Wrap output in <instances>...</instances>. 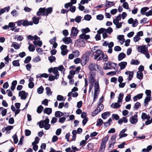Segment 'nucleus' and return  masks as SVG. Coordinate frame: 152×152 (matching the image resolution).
I'll return each instance as SVG.
<instances>
[{
    "mask_svg": "<svg viewBox=\"0 0 152 152\" xmlns=\"http://www.w3.org/2000/svg\"><path fill=\"white\" fill-rule=\"evenodd\" d=\"M53 10V8L52 7H49L47 8L45 7H40L37 12V15L39 16L42 15L47 16L49 14H51Z\"/></svg>",
    "mask_w": 152,
    "mask_h": 152,
    "instance_id": "f257e3e1",
    "label": "nucleus"
},
{
    "mask_svg": "<svg viewBox=\"0 0 152 152\" xmlns=\"http://www.w3.org/2000/svg\"><path fill=\"white\" fill-rule=\"evenodd\" d=\"M91 54V52L87 51L83 55L81 58L82 61L81 64L82 66H85L88 62Z\"/></svg>",
    "mask_w": 152,
    "mask_h": 152,
    "instance_id": "f03ea898",
    "label": "nucleus"
},
{
    "mask_svg": "<svg viewBox=\"0 0 152 152\" xmlns=\"http://www.w3.org/2000/svg\"><path fill=\"white\" fill-rule=\"evenodd\" d=\"M117 136V134L115 133L113 134L111 137L110 140L109 141L108 143L109 146V148H113L114 147V145L116 142V138Z\"/></svg>",
    "mask_w": 152,
    "mask_h": 152,
    "instance_id": "7ed1b4c3",
    "label": "nucleus"
},
{
    "mask_svg": "<svg viewBox=\"0 0 152 152\" xmlns=\"http://www.w3.org/2000/svg\"><path fill=\"white\" fill-rule=\"evenodd\" d=\"M48 116L46 117V118L44 120H41L40 121L38 122L37 124H39V127L41 128H43L44 126V124H47L49 122V119L48 118Z\"/></svg>",
    "mask_w": 152,
    "mask_h": 152,
    "instance_id": "20e7f679",
    "label": "nucleus"
},
{
    "mask_svg": "<svg viewBox=\"0 0 152 152\" xmlns=\"http://www.w3.org/2000/svg\"><path fill=\"white\" fill-rule=\"evenodd\" d=\"M137 50L139 52H141L142 54H145V52H148L147 48H146L145 45L139 46L137 48Z\"/></svg>",
    "mask_w": 152,
    "mask_h": 152,
    "instance_id": "39448f33",
    "label": "nucleus"
},
{
    "mask_svg": "<svg viewBox=\"0 0 152 152\" xmlns=\"http://www.w3.org/2000/svg\"><path fill=\"white\" fill-rule=\"evenodd\" d=\"M28 95L27 93H26L24 91H20L18 95L20 97L21 99L25 100L27 98V96Z\"/></svg>",
    "mask_w": 152,
    "mask_h": 152,
    "instance_id": "423d86ee",
    "label": "nucleus"
},
{
    "mask_svg": "<svg viewBox=\"0 0 152 152\" xmlns=\"http://www.w3.org/2000/svg\"><path fill=\"white\" fill-rule=\"evenodd\" d=\"M78 32L79 30L77 28L73 27L71 30V34H70L71 37H72L71 36L72 35L73 36L76 37L78 34Z\"/></svg>",
    "mask_w": 152,
    "mask_h": 152,
    "instance_id": "0eeeda50",
    "label": "nucleus"
},
{
    "mask_svg": "<svg viewBox=\"0 0 152 152\" xmlns=\"http://www.w3.org/2000/svg\"><path fill=\"white\" fill-rule=\"evenodd\" d=\"M106 66H104L103 69L104 70H107L110 69L111 68L108 67V66H110V67H113L114 66L116 65V64L112 62L111 61H109L106 64Z\"/></svg>",
    "mask_w": 152,
    "mask_h": 152,
    "instance_id": "6e6552de",
    "label": "nucleus"
},
{
    "mask_svg": "<svg viewBox=\"0 0 152 152\" xmlns=\"http://www.w3.org/2000/svg\"><path fill=\"white\" fill-rule=\"evenodd\" d=\"M115 3H113V1H110L106 0V3L105 6L106 7V8L105 9V11L109 7H110L112 6H114L115 4Z\"/></svg>",
    "mask_w": 152,
    "mask_h": 152,
    "instance_id": "1a4fd4ad",
    "label": "nucleus"
},
{
    "mask_svg": "<svg viewBox=\"0 0 152 152\" xmlns=\"http://www.w3.org/2000/svg\"><path fill=\"white\" fill-rule=\"evenodd\" d=\"M95 84V85L94 86V93L99 94L100 92V88L98 82H96Z\"/></svg>",
    "mask_w": 152,
    "mask_h": 152,
    "instance_id": "9d476101",
    "label": "nucleus"
},
{
    "mask_svg": "<svg viewBox=\"0 0 152 152\" xmlns=\"http://www.w3.org/2000/svg\"><path fill=\"white\" fill-rule=\"evenodd\" d=\"M79 38L81 39H84L87 41V40L90 38V36L89 35H86L85 34L82 33L79 36Z\"/></svg>",
    "mask_w": 152,
    "mask_h": 152,
    "instance_id": "9b49d317",
    "label": "nucleus"
},
{
    "mask_svg": "<svg viewBox=\"0 0 152 152\" xmlns=\"http://www.w3.org/2000/svg\"><path fill=\"white\" fill-rule=\"evenodd\" d=\"M78 42L77 44L81 47H84L85 45V41L83 39L80 38L77 40Z\"/></svg>",
    "mask_w": 152,
    "mask_h": 152,
    "instance_id": "f8f14e48",
    "label": "nucleus"
},
{
    "mask_svg": "<svg viewBox=\"0 0 152 152\" xmlns=\"http://www.w3.org/2000/svg\"><path fill=\"white\" fill-rule=\"evenodd\" d=\"M23 26H27L29 25H33V22L32 21L29 22L28 20H27L23 19Z\"/></svg>",
    "mask_w": 152,
    "mask_h": 152,
    "instance_id": "ddd939ff",
    "label": "nucleus"
},
{
    "mask_svg": "<svg viewBox=\"0 0 152 152\" xmlns=\"http://www.w3.org/2000/svg\"><path fill=\"white\" fill-rule=\"evenodd\" d=\"M56 77V79H58L59 76V73L58 71L57 67H54L53 68V72Z\"/></svg>",
    "mask_w": 152,
    "mask_h": 152,
    "instance_id": "4468645a",
    "label": "nucleus"
},
{
    "mask_svg": "<svg viewBox=\"0 0 152 152\" xmlns=\"http://www.w3.org/2000/svg\"><path fill=\"white\" fill-rule=\"evenodd\" d=\"M52 112V109L51 108L46 107L43 110V113L44 114H47L48 115H50Z\"/></svg>",
    "mask_w": 152,
    "mask_h": 152,
    "instance_id": "2eb2a0df",
    "label": "nucleus"
},
{
    "mask_svg": "<svg viewBox=\"0 0 152 152\" xmlns=\"http://www.w3.org/2000/svg\"><path fill=\"white\" fill-rule=\"evenodd\" d=\"M96 65H97L96 64L91 63L89 65L88 69L91 71H95L96 70L95 67Z\"/></svg>",
    "mask_w": 152,
    "mask_h": 152,
    "instance_id": "dca6fc26",
    "label": "nucleus"
},
{
    "mask_svg": "<svg viewBox=\"0 0 152 152\" xmlns=\"http://www.w3.org/2000/svg\"><path fill=\"white\" fill-rule=\"evenodd\" d=\"M127 65V62L125 61H122L118 64V66L120 67L121 70L125 68Z\"/></svg>",
    "mask_w": 152,
    "mask_h": 152,
    "instance_id": "f3484780",
    "label": "nucleus"
},
{
    "mask_svg": "<svg viewBox=\"0 0 152 152\" xmlns=\"http://www.w3.org/2000/svg\"><path fill=\"white\" fill-rule=\"evenodd\" d=\"M62 40L65 44H68L71 42V38L70 37H65L62 39Z\"/></svg>",
    "mask_w": 152,
    "mask_h": 152,
    "instance_id": "a211bd4d",
    "label": "nucleus"
},
{
    "mask_svg": "<svg viewBox=\"0 0 152 152\" xmlns=\"http://www.w3.org/2000/svg\"><path fill=\"white\" fill-rule=\"evenodd\" d=\"M151 99V97H146L144 100V104L145 107H147L148 104L149 102L150 101Z\"/></svg>",
    "mask_w": 152,
    "mask_h": 152,
    "instance_id": "6ab92c4d",
    "label": "nucleus"
},
{
    "mask_svg": "<svg viewBox=\"0 0 152 152\" xmlns=\"http://www.w3.org/2000/svg\"><path fill=\"white\" fill-rule=\"evenodd\" d=\"M126 56V54L124 53H120L118 55V60L119 61L122 60L123 58H124Z\"/></svg>",
    "mask_w": 152,
    "mask_h": 152,
    "instance_id": "aec40b11",
    "label": "nucleus"
},
{
    "mask_svg": "<svg viewBox=\"0 0 152 152\" xmlns=\"http://www.w3.org/2000/svg\"><path fill=\"white\" fill-rule=\"evenodd\" d=\"M10 9V7L8 6L7 7H5L1 10H0V15L4 13L6 11L7 12L9 11Z\"/></svg>",
    "mask_w": 152,
    "mask_h": 152,
    "instance_id": "412c9836",
    "label": "nucleus"
},
{
    "mask_svg": "<svg viewBox=\"0 0 152 152\" xmlns=\"http://www.w3.org/2000/svg\"><path fill=\"white\" fill-rule=\"evenodd\" d=\"M110 115V113L109 112H106L102 114V118L104 119H106L107 117L109 116Z\"/></svg>",
    "mask_w": 152,
    "mask_h": 152,
    "instance_id": "4be33fe9",
    "label": "nucleus"
},
{
    "mask_svg": "<svg viewBox=\"0 0 152 152\" xmlns=\"http://www.w3.org/2000/svg\"><path fill=\"white\" fill-rule=\"evenodd\" d=\"M143 74L141 72L138 71L137 73V77L140 80H142L143 78Z\"/></svg>",
    "mask_w": 152,
    "mask_h": 152,
    "instance_id": "5701e85b",
    "label": "nucleus"
},
{
    "mask_svg": "<svg viewBox=\"0 0 152 152\" xmlns=\"http://www.w3.org/2000/svg\"><path fill=\"white\" fill-rule=\"evenodd\" d=\"M20 44H18V43L16 42H13L11 46H13L15 49H18L20 48Z\"/></svg>",
    "mask_w": 152,
    "mask_h": 152,
    "instance_id": "b1692460",
    "label": "nucleus"
},
{
    "mask_svg": "<svg viewBox=\"0 0 152 152\" xmlns=\"http://www.w3.org/2000/svg\"><path fill=\"white\" fill-rule=\"evenodd\" d=\"M64 113L60 111H57L55 112V116L56 117H60L64 115Z\"/></svg>",
    "mask_w": 152,
    "mask_h": 152,
    "instance_id": "393cba45",
    "label": "nucleus"
},
{
    "mask_svg": "<svg viewBox=\"0 0 152 152\" xmlns=\"http://www.w3.org/2000/svg\"><path fill=\"white\" fill-rule=\"evenodd\" d=\"M149 9V8L147 7H142L141 9L140 12L142 15H145L146 14L145 12Z\"/></svg>",
    "mask_w": 152,
    "mask_h": 152,
    "instance_id": "a878e982",
    "label": "nucleus"
},
{
    "mask_svg": "<svg viewBox=\"0 0 152 152\" xmlns=\"http://www.w3.org/2000/svg\"><path fill=\"white\" fill-rule=\"evenodd\" d=\"M129 121L130 123L133 124L136 123L138 121L137 119L135 118L133 116L130 118Z\"/></svg>",
    "mask_w": 152,
    "mask_h": 152,
    "instance_id": "bb28decb",
    "label": "nucleus"
},
{
    "mask_svg": "<svg viewBox=\"0 0 152 152\" xmlns=\"http://www.w3.org/2000/svg\"><path fill=\"white\" fill-rule=\"evenodd\" d=\"M33 23H34V24H37L38 23L39 18L38 17H37L36 16H34L32 18Z\"/></svg>",
    "mask_w": 152,
    "mask_h": 152,
    "instance_id": "cd10ccee",
    "label": "nucleus"
},
{
    "mask_svg": "<svg viewBox=\"0 0 152 152\" xmlns=\"http://www.w3.org/2000/svg\"><path fill=\"white\" fill-rule=\"evenodd\" d=\"M124 96V94L122 92L119 94L118 98V99L117 101L118 102H122Z\"/></svg>",
    "mask_w": 152,
    "mask_h": 152,
    "instance_id": "c85d7f7f",
    "label": "nucleus"
},
{
    "mask_svg": "<svg viewBox=\"0 0 152 152\" xmlns=\"http://www.w3.org/2000/svg\"><path fill=\"white\" fill-rule=\"evenodd\" d=\"M109 138V136H106L102 140L101 142V144H103L105 145L107 141H108Z\"/></svg>",
    "mask_w": 152,
    "mask_h": 152,
    "instance_id": "c756f323",
    "label": "nucleus"
},
{
    "mask_svg": "<svg viewBox=\"0 0 152 152\" xmlns=\"http://www.w3.org/2000/svg\"><path fill=\"white\" fill-rule=\"evenodd\" d=\"M103 120L101 118L98 119L97 121L96 126L99 127L103 123Z\"/></svg>",
    "mask_w": 152,
    "mask_h": 152,
    "instance_id": "7c9ffc66",
    "label": "nucleus"
},
{
    "mask_svg": "<svg viewBox=\"0 0 152 152\" xmlns=\"http://www.w3.org/2000/svg\"><path fill=\"white\" fill-rule=\"evenodd\" d=\"M140 62L137 60L132 59L131 61V64L132 65H138Z\"/></svg>",
    "mask_w": 152,
    "mask_h": 152,
    "instance_id": "2f4dec72",
    "label": "nucleus"
},
{
    "mask_svg": "<svg viewBox=\"0 0 152 152\" xmlns=\"http://www.w3.org/2000/svg\"><path fill=\"white\" fill-rule=\"evenodd\" d=\"M43 107L42 105L39 106L37 109V111L38 113L40 114L42 113L43 109Z\"/></svg>",
    "mask_w": 152,
    "mask_h": 152,
    "instance_id": "473e14b6",
    "label": "nucleus"
},
{
    "mask_svg": "<svg viewBox=\"0 0 152 152\" xmlns=\"http://www.w3.org/2000/svg\"><path fill=\"white\" fill-rule=\"evenodd\" d=\"M141 107V104L140 102H137L135 104L134 106L133 107L134 109L137 110L139 108Z\"/></svg>",
    "mask_w": 152,
    "mask_h": 152,
    "instance_id": "72a5a7b5",
    "label": "nucleus"
},
{
    "mask_svg": "<svg viewBox=\"0 0 152 152\" xmlns=\"http://www.w3.org/2000/svg\"><path fill=\"white\" fill-rule=\"evenodd\" d=\"M12 64L15 66H19L20 65L19 60L13 61H12Z\"/></svg>",
    "mask_w": 152,
    "mask_h": 152,
    "instance_id": "f704fd0d",
    "label": "nucleus"
},
{
    "mask_svg": "<svg viewBox=\"0 0 152 152\" xmlns=\"http://www.w3.org/2000/svg\"><path fill=\"white\" fill-rule=\"evenodd\" d=\"M28 49L30 51L33 52L35 50V48L34 45L32 44H29L28 47Z\"/></svg>",
    "mask_w": 152,
    "mask_h": 152,
    "instance_id": "c9c22d12",
    "label": "nucleus"
},
{
    "mask_svg": "<svg viewBox=\"0 0 152 152\" xmlns=\"http://www.w3.org/2000/svg\"><path fill=\"white\" fill-rule=\"evenodd\" d=\"M48 59L50 61V62L51 63H52L53 61H55L56 60V58L54 56L51 55V56L48 57Z\"/></svg>",
    "mask_w": 152,
    "mask_h": 152,
    "instance_id": "e433bc0d",
    "label": "nucleus"
},
{
    "mask_svg": "<svg viewBox=\"0 0 152 152\" xmlns=\"http://www.w3.org/2000/svg\"><path fill=\"white\" fill-rule=\"evenodd\" d=\"M45 89L46 91L47 95H52V92L51 91L50 88L49 87H46V88Z\"/></svg>",
    "mask_w": 152,
    "mask_h": 152,
    "instance_id": "4c0bfd02",
    "label": "nucleus"
},
{
    "mask_svg": "<svg viewBox=\"0 0 152 152\" xmlns=\"http://www.w3.org/2000/svg\"><path fill=\"white\" fill-rule=\"evenodd\" d=\"M33 44L35 45H37L39 47H41L42 45V42L41 41H40V40H38V42H33Z\"/></svg>",
    "mask_w": 152,
    "mask_h": 152,
    "instance_id": "58836bf2",
    "label": "nucleus"
},
{
    "mask_svg": "<svg viewBox=\"0 0 152 152\" xmlns=\"http://www.w3.org/2000/svg\"><path fill=\"white\" fill-rule=\"evenodd\" d=\"M112 120L111 118H110L106 122H104V128H106L107 127V125H106V124H107L108 126H109L110 124V122L112 121Z\"/></svg>",
    "mask_w": 152,
    "mask_h": 152,
    "instance_id": "ea45409f",
    "label": "nucleus"
},
{
    "mask_svg": "<svg viewBox=\"0 0 152 152\" xmlns=\"http://www.w3.org/2000/svg\"><path fill=\"white\" fill-rule=\"evenodd\" d=\"M105 145L101 143V145L99 149V151L102 152L104 151L105 149Z\"/></svg>",
    "mask_w": 152,
    "mask_h": 152,
    "instance_id": "a19ab883",
    "label": "nucleus"
},
{
    "mask_svg": "<svg viewBox=\"0 0 152 152\" xmlns=\"http://www.w3.org/2000/svg\"><path fill=\"white\" fill-rule=\"evenodd\" d=\"M44 91V88L42 86L38 88L37 89V93L39 94H42Z\"/></svg>",
    "mask_w": 152,
    "mask_h": 152,
    "instance_id": "79ce46f5",
    "label": "nucleus"
},
{
    "mask_svg": "<svg viewBox=\"0 0 152 152\" xmlns=\"http://www.w3.org/2000/svg\"><path fill=\"white\" fill-rule=\"evenodd\" d=\"M12 138L13 139L14 143L17 144L18 141V139L16 134L13 136Z\"/></svg>",
    "mask_w": 152,
    "mask_h": 152,
    "instance_id": "37998d69",
    "label": "nucleus"
},
{
    "mask_svg": "<svg viewBox=\"0 0 152 152\" xmlns=\"http://www.w3.org/2000/svg\"><path fill=\"white\" fill-rule=\"evenodd\" d=\"M93 148L94 145L93 144L91 143H88L87 146V149L88 150H91L93 149Z\"/></svg>",
    "mask_w": 152,
    "mask_h": 152,
    "instance_id": "c03bdc74",
    "label": "nucleus"
},
{
    "mask_svg": "<svg viewBox=\"0 0 152 152\" xmlns=\"http://www.w3.org/2000/svg\"><path fill=\"white\" fill-rule=\"evenodd\" d=\"M31 60V57L30 56H28L26 57L24 61L25 64H27Z\"/></svg>",
    "mask_w": 152,
    "mask_h": 152,
    "instance_id": "a18cd8bd",
    "label": "nucleus"
},
{
    "mask_svg": "<svg viewBox=\"0 0 152 152\" xmlns=\"http://www.w3.org/2000/svg\"><path fill=\"white\" fill-rule=\"evenodd\" d=\"M104 108V105L102 104H98V107L96 109L100 112Z\"/></svg>",
    "mask_w": 152,
    "mask_h": 152,
    "instance_id": "49530a36",
    "label": "nucleus"
},
{
    "mask_svg": "<svg viewBox=\"0 0 152 152\" xmlns=\"http://www.w3.org/2000/svg\"><path fill=\"white\" fill-rule=\"evenodd\" d=\"M145 93L147 96L146 97H151V91L150 90H146Z\"/></svg>",
    "mask_w": 152,
    "mask_h": 152,
    "instance_id": "de8ad7c7",
    "label": "nucleus"
},
{
    "mask_svg": "<svg viewBox=\"0 0 152 152\" xmlns=\"http://www.w3.org/2000/svg\"><path fill=\"white\" fill-rule=\"evenodd\" d=\"M100 112L98 110V109H96L92 113V116H94L98 114Z\"/></svg>",
    "mask_w": 152,
    "mask_h": 152,
    "instance_id": "09e8293b",
    "label": "nucleus"
},
{
    "mask_svg": "<svg viewBox=\"0 0 152 152\" xmlns=\"http://www.w3.org/2000/svg\"><path fill=\"white\" fill-rule=\"evenodd\" d=\"M36 144H35L34 142H33L32 143V145L33 146V148L35 151H36L38 148V146Z\"/></svg>",
    "mask_w": 152,
    "mask_h": 152,
    "instance_id": "8fccbe9b",
    "label": "nucleus"
},
{
    "mask_svg": "<svg viewBox=\"0 0 152 152\" xmlns=\"http://www.w3.org/2000/svg\"><path fill=\"white\" fill-rule=\"evenodd\" d=\"M56 37H54L53 38L49 40V42L52 45L56 42Z\"/></svg>",
    "mask_w": 152,
    "mask_h": 152,
    "instance_id": "3c124183",
    "label": "nucleus"
},
{
    "mask_svg": "<svg viewBox=\"0 0 152 152\" xmlns=\"http://www.w3.org/2000/svg\"><path fill=\"white\" fill-rule=\"evenodd\" d=\"M106 29L104 28H101L99 29L97 31V32L98 34H100L104 33V31L105 32Z\"/></svg>",
    "mask_w": 152,
    "mask_h": 152,
    "instance_id": "603ef678",
    "label": "nucleus"
},
{
    "mask_svg": "<svg viewBox=\"0 0 152 152\" xmlns=\"http://www.w3.org/2000/svg\"><path fill=\"white\" fill-rule=\"evenodd\" d=\"M91 18V16L89 15H86L84 17V19L85 20H90Z\"/></svg>",
    "mask_w": 152,
    "mask_h": 152,
    "instance_id": "864d4df0",
    "label": "nucleus"
},
{
    "mask_svg": "<svg viewBox=\"0 0 152 152\" xmlns=\"http://www.w3.org/2000/svg\"><path fill=\"white\" fill-rule=\"evenodd\" d=\"M82 18L80 16H77L75 19V22L79 23L81 21Z\"/></svg>",
    "mask_w": 152,
    "mask_h": 152,
    "instance_id": "5fc2aeb1",
    "label": "nucleus"
},
{
    "mask_svg": "<svg viewBox=\"0 0 152 152\" xmlns=\"http://www.w3.org/2000/svg\"><path fill=\"white\" fill-rule=\"evenodd\" d=\"M80 52L78 50H75L73 52V54L75 57H77L80 55Z\"/></svg>",
    "mask_w": 152,
    "mask_h": 152,
    "instance_id": "6e6d98bb",
    "label": "nucleus"
},
{
    "mask_svg": "<svg viewBox=\"0 0 152 152\" xmlns=\"http://www.w3.org/2000/svg\"><path fill=\"white\" fill-rule=\"evenodd\" d=\"M81 31L82 32L84 33L85 34L87 33L90 31V30L88 27H87L85 29H82Z\"/></svg>",
    "mask_w": 152,
    "mask_h": 152,
    "instance_id": "4d7b16f0",
    "label": "nucleus"
},
{
    "mask_svg": "<svg viewBox=\"0 0 152 152\" xmlns=\"http://www.w3.org/2000/svg\"><path fill=\"white\" fill-rule=\"evenodd\" d=\"M69 11H70L71 12L73 13L76 10V7L75 6H72L71 7L69 10Z\"/></svg>",
    "mask_w": 152,
    "mask_h": 152,
    "instance_id": "13d9d810",
    "label": "nucleus"
},
{
    "mask_svg": "<svg viewBox=\"0 0 152 152\" xmlns=\"http://www.w3.org/2000/svg\"><path fill=\"white\" fill-rule=\"evenodd\" d=\"M112 118L115 119L116 120H118L119 119V116L117 114H113L112 115Z\"/></svg>",
    "mask_w": 152,
    "mask_h": 152,
    "instance_id": "bf43d9fd",
    "label": "nucleus"
},
{
    "mask_svg": "<svg viewBox=\"0 0 152 152\" xmlns=\"http://www.w3.org/2000/svg\"><path fill=\"white\" fill-rule=\"evenodd\" d=\"M23 20H19L15 22V23L17 24V25L18 26H20L21 25L23 26Z\"/></svg>",
    "mask_w": 152,
    "mask_h": 152,
    "instance_id": "052dcab7",
    "label": "nucleus"
},
{
    "mask_svg": "<svg viewBox=\"0 0 152 152\" xmlns=\"http://www.w3.org/2000/svg\"><path fill=\"white\" fill-rule=\"evenodd\" d=\"M113 31L112 28L111 27H108L107 29H106L105 32L108 34L111 33Z\"/></svg>",
    "mask_w": 152,
    "mask_h": 152,
    "instance_id": "680f3d73",
    "label": "nucleus"
},
{
    "mask_svg": "<svg viewBox=\"0 0 152 152\" xmlns=\"http://www.w3.org/2000/svg\"><path fill=\"white\" fill-rule=\"evenodd\" d=\"M104 16L102 14H99L96 16V19L97 20H102L103 19Z\"/></svg>",
    "mask_w": 152,
    "mask_h": 152,
    "instance_id": "e2e57ef3",
    "label": "nucleus"
},
{
    "mask_svg": "<svg viewBox=\"0 0 152 152\" xmlns=\"http://www.w3.org/2000/svg\"><path fill=\"white\" fill-rule=\"evenodd\" d=\"M124 35H119L117 37V39H118L119 41H121L124 40H125V39L124 38Z\"/></svg>",
    "mask_w": 152,
    "mask_h": 152,
    "instance_id": "0e129e2a",
    "label": "nucleus"
},
{
    "mask_svg": "<svg viewBox=\"0 0 152 152\" xmlns=\"http://www.w3.org/2000/svg\"><path fill=\"white\" fill-rule=\"evenodd\" d=\"M25 135L26 136H29L31 133V131L28 129H26L25 130Z\"/></svg>",
    "mask_w": 152,
    "mask_h": 152,
    "instance_id": "69168bd1",
    "label": "nucleus"
},
{
    "mask_svg": "<svg viewBox=\"0 0 152 152\" xmlns=\"http://www.w3.org/2000/svg\"><path fill=\"white\" fill-rule=\"evenodd\" d=\"M34 86V83L33 82H30L28 84V87L30 88H33Z\"/></svg>",
    "mask_w": 152,
    "mask_h": 152,
    "instance_id": "338daca9",
    "label": "nucleus"
},
{
    "mask_svg": "<svg viewBox=\"0 0 152 152\" xmlns=\"http://www.w3.org/2000/svg\"><path fill=\"white\" fill-rule=\"evenodd\" d=\"M119 102H116L115 103L114 106L113 107V108L114 109H116L118 108H119L121 105L118 103Z\"/></svg>",
    "mask_w": 152,
    "mask_h": 152,
    "instance_id": "774afa93",
    "label": "nucleus"
}]
</instances>
